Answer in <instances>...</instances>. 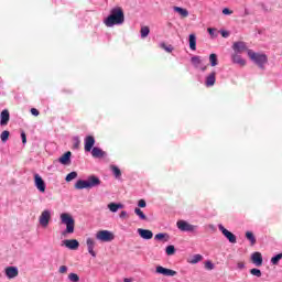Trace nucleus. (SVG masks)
<instances>
[{"label":"nucleus","instance_id":"1","mask_svg":"<svg viewBox=\"0 0 282 282\" xmlns=\"http://www.w3.org/2000/svg\"><path fill=\"white\" fill-rule=\"evenodd\" d=\"M106 28L113 25H122L124 23V11L120 7H115L110 10V14L104 20Z\"/></svg>","mask_w":282,"mask_h":282},{"label":"nucleus","instance_id":"2","mask_svg":"<svg viewBox=\"0 0 282 282\" xmlns=\"http://www.w3.org/2000/svg\"><path fill=\"white\" fill-rule=\"evenodd\" d=\"M102 182L100 178L96 175H90L87 177V180H78L75 184V188L77 191H83L84 188H97V186H100Z\"/></svg>","mask_w":282,"mask_h":282},{"label":"nucleus","instance_id":"3","mask_svg":"<svg viewBox=\"0 0 282 282\" xmlns=\"http://www.w3.org/2000/svg\"><path fill=\"white\" fill-rule=\"evenodd\" d=\"M59 219L64 226H66V229L62 232V235L65 237V235H74V228L76 226V221L74 220V217H72L68 213H63L59 216Z\"/></svg>","mask_w":282,"mask_h":282},{"label":"nucleus","instance_id":"4","mask_svg":"<svg viewBox=\"0 0 282 282\" xmlns=\"http://www.w3.org/2000/svg\"><path fill=\"white\" fill-rule=\"evenodd\" d=\"M249 58L260 67V69H265L268 63V55L263 53H254L252 50H248Z\"/></svg>","mask_w":282,"mask_h":282},{"label":"nucleus","instance_id":"5","mask_svg":"<svg viewBox=\"0 0 282 282\" xmlns=\"http://www.w3.org/2000/svg\"><path fill=\"white\" fill-rule=\"evenodd\" d=\"M97 241H102L104 243H109V241H113L116 237L113 236V232L109 230H99L96 234Z\"/></svg>","mask_w":282,"mask_h":282},{"label":"nucleus","instance_id":"6","mask_svg":"<svg viewBox=\"0 0 282 282\" xmlns=\"http://www.w3.org/2000/svg\"><path fill=\"white\" fill-rule=\"evenodd\" d=\"M52 219V210L50 209H44L39 218V224L42 226V228H47L50 226V221Z\"/></svg>","mask_w":282,"mask_h":282},{"label":"nucleus","instance_id":"7","mask_svg":"<svg viewBox=\"0 0 282 282\" xmlns=\"http://www.w3.org/2000/svg\"><path fill=\"white\" fill-rule=\"evenodd\" d=\"M176 226L178 230H181V232H195V230H197L198 228L196 225H191L186 220H178L176 223Z\"/></svg>","mask_w":282,"mask_h":282},{"label":"nucleus","instance_id":"8","mask_svg":"<svg viewBox=\"0 0 282 282\" xmlns=\"http://www.w3.org/2000/svg\"><path fill=\"white\" fill-rule=\"evenodd\" d=\"M155 273L162 274V276H177V271H175L173 269H166L162 265H158L155 268Z\"/></svg>","mask_w":282,"mask_h":282},{"label":"nucleus","instance_id":"9","mask_svg":"<svg viewBox=\"0 0 282 282\" xmlns=\"http://www.w3.org/2000/svg\"><path fill=\"white\" fill-rule=\"evenodd\" d=\"M218 230H220V232H223L224 237H226V239H228L229 243H237V236H235V234L228 231V229H226L224 227V225H218Z\"/></svg>","mask_w":282,"mask_h":282},{"label":"nucleus","instance_id":"10","mask_svg":"<svg viewBox=\"0 0 282 282\" xmlns=\"http://www.w3.org/2000/svg\"><path fill=\"white\" fill-rule=\"evenodd\" d=\"M34 186L35 188H37L40 193H45V188H46L45 181L39 174H34Z\"/></svg>","mask_w":282,"mask_h":282},{"label":"nucleus","instance_id":"11","mask_svg":"<svg viewBox=\"0 0 282 282\" xmlns=\"http://www.w3.org/2000/svg\"><path fill=\"white\" fill-rule=\"evenodd\" d=\"M84 144H85L84 147L85 151L89 153L90 151H93L94 144H96V139L91 135H88L85 138Z\"/></svg>","mask_w":282,"mask_h":282},{"label":"nucleus","instance_id":"12","mask_svg":"<svg viewBox=\"0 0 282 282\" xmlns=\"http://www.w3.org/2000/svg\"><path fill=\"white\" fill-rule=\"evenodd\" d=\"M63 246L68 248V250H78L80 242H78L76 239H66L63 241Z\"/></svg>","mask_w":282,"mask_h":282},{"label":"nucleus","instance_id":"13","mask_svg":"<svg viewBox=\"0 0 282 282\" xmlns=\"http://www.w3.org/2000/svg\"><path fill=\"white\" fill-rule=\"evenodd\" d=\"M251 261L257 265V268H261V265H263V256L261 252L256 251L251 254Z\"/></svg>","mask_w":282,"mask_h":282},{"label":"nucleus","instance_id":"14","mask_svg":"<svg viewBox=\"0 0 282 282\" xmlns=\"http://www.w3.org/2000/svg\"><path fill=\"white\" fill-rule=\"evenodd\" d=\"M137 232H138L139 237H141V239H145L147 241L153 239V231H151L149 229L139 228V229H137Z\"/></svg>","mask_w":282,"mask_h":282},{"label":"nucleus","instance_id":"15","mask_svg":"<svg viewBox=\"0 0 282 282\" xmlns=\"http://www.w3.org/2000/svg\"><path fill=\"white\" fill-rule=\"evenodd\" d=\"M4 272L8 279H17L19 276V268L17 267H7Z\"/></svg>","mask_w":282,"mask_h":282},{"label":"nucleus","instance_id":"16","mask_svg":"<svg viewBox=\"0 0 282 282\" xmlns=\"http://www.w3.org/2000/svg\"><path fill=\"white\" fill-rule=\"evenodd\" d=\"M216 76H217V73L212 72V73L206 77V79H205V85H206V87H213V86L215 85V83H216V80H217Z\"/></svg>","mask_w":282,"mask_h":282},{"label":"nucleus","instance_id":"17","mask_svg":"<svg viewBox=\"0 0 282 282\" xmlns=\"http://www.w3.org/2000/svg\"><path fill=\"white\" fill-rule=\"evenodd\" d=\"M10 122V112L8 110H2L0 113V124L1 127H6Z\"/></svg>","mask_w":282,"mask_h":282},{"label":"nucleus","instance_id":"18","mask_svg":"<svg viewBox=\"0 0 282 282\" xmlns=\"http://www.w3.org/2000/svg\"><path fill=\"white\" fill-rule=\"evenodd\" d=\"M86 246L88 248V252L91 257H96V251H94V248H96V241L91 238H87Z\"/></svg>","mask_w":282,"mask_h":282},{"label":"nucleus","instance_id":"19","mask_svg":"<svg viewBox=\"0 0 282 282\" xmlns=\"http://www.w3.org/2000/svg\"><path fill=\"white\" fill-rule=\"evenodd\" d=\"M173 11L181 17V19H187L188 11L182 7H173Z\"/></svg>","mask_w":282,"mask_h":282},{"label":"nucleus","instance_id":"20","mask_svg":"<svg viewBox=\"0 0 282 282\" xmlns=\"http://www.w3.org/2000/svg\"><path fill=\"white\" fill-rule=\"evenodd\" d=\"M93 158H105L107 155V152L102 151V149L95 147L91 150Z\"/></svg>","mask_w":282,"mask_h":282},{"label":"nucleus","instance_id":"21","mask_svg":"<svg viewBox=\"0 0 282 282\" xmlns=\"http://www.w3.org/2000/svg\"><path fill=\"white\" fill-rule=\"evenodd\" d=\"M231 61L236 65H240V67H245V65H246V59L241 58V55H239V54L232 55Z\"/></svg>","mask_w":282,"mask_h":282},{"label":"nucleus","instance_id":"22","mask_svg":"<svg viewBox=\"0 0 282 282\" xmlns=\"http://www.w3.org/2000/svg\"><path fill=\"white\" fill-rule=\"evenodd\" d=\"M122 208H124V205H122L120 203L108 204V209L110 210V213H116L117 210H120Z\"/></svg>","mask_w":282,"mask_h":282},{"label":"nucleus","instance_id":"23","mask_svg":"<svg viewBox=\"0 0 282 282\" xmlns=\"http://www.w3.org/2000/svg\"><path fill=\"white\" fill-rule=\"evenodd\" d=\"M189 50L195 52L197 50V37L195 34H189Z\"/></svg>","mask_w":282,"mask_h":282},{"label":"nucleus","instance_id":"24","mask_svg":"<svg viewBox=\"0 0 282 282\" xmlns=\"http://www.w3.org/2000/svg\"><path fill=\"white\" fill-rule=\"evenodd\" d=\"M234 50L241 54V52H245L246 50V42H236L234 43Z\"/></svg>","mask_w":282,"mask_h":282},{"label":"nucleus","instance_id":"25","mask_svg":"<svg viewBox=\"0 0 282 282\" xmlns=\"http://www.w3.org/2000/svg\"><path fill=\"white\" fill-rule=\"evenodd\" d=\"M209 65L212 67H217V65H219V58H217V54L215 53H212L209 55Z\"/></svg>","mask_w":282,"mask_h":282},{"label":"nucleus","instance_id":"26","mask_svg":"<svg viewBox=\"0 0 282 282\" xmlns=\"http://www.w3.org/2000/svg\"><path fill=\"white\" fill-rule=\"evenodd\" d=\"M72 158V152H66L59 158V163L61 164H69V160Z\"/></svg>","mask_w":282,"mask_h":282},{"label":"nucleus","instance_id":"27","mask_svg":"<svg viewBox=\"0 0 282 282\" xmlns=\"http://www.w3.org/2000/svg\"><path fill=\"white\" fill-rule=\"evenodd\" d=\"M202 259H204V257L202 254H194L192 257V259L188 260V263H191L192 265H195V263H199V261H202Z\"/></svg>","mask_w":282,"mask_h":282},{"label":"nucleus","instance_id":"28","mask_svg":"<svg viewBox=\"0 0 282 282\" xmlns=\"http://www.w3.org/2000/svg\"><path fill=\"white\" fill-rule=\"evenodd\" d=\"M246 238L248 239V241H250L251 246H254V243H257V238H254V234H252V231H247Z\"/></svg>","mask_w":282,"mask_h":282},{"label":"nucleus","instance_id":"29","mask_svg":"<svg viewBox=\"0 0 282 282\" xmlns=\"http://www.w3.org/2000/svg\"><path fill=\"white\" fill-rule=\"evenodd\" d=\"M140 34H141V39H147V36L151 34V29H149V26H142Z\"/></svg>","mask_w":282,"mask_h":282},{"label":"nucleus","instance_id":"30","mask_svg":"<svg viewBox=\"0 0 282 282\" xmlns=\"http://www.w3.org/2000/svg\"><path fill=\"white\" fill-rule=\"evenodd\" d=\"M191 61H192V65H194V67L196 68H199V66L202 65V57L199 56H193Z\"/></svg>","mask_w":282,"mask_h":282},{"label":"nucleus","instance_id":"31","mask_svg":"<svg viewBox=\"0 0 282 282\" xmlns=\"http://www.w3.org/2000/svg\"><path fill=\"white\" fill-rule=\"evenodd\" d=\"M111 171L117 180L122 176V172L119 170L118 166L111 165Z\"/></svg>","mask_w":282,"mask_h":282},{"label":"nucleus","instance_id":"32","mask_svg":"<svg viewBox=\"0 0 282 282\" xmlns=\"http://www.w3.org/2000/svg\"><path fill=\"white\" fill-rule=\"evenodd\" d=\"M134 213L139 216V219H141L142 221H147V215H144V212H142V209L135 207Z\"/></svg>","mask_w":282,"mask_h":282},{"label":"nucleus","instance_id":"33","mask_svg":"<svg viewBox=\"0 0 282 282\" xmlns=\"http://www.w3.org/2000/svg\"><path fill=\"white\" fill-rule=\"evenodd\" d=\"M155 241H162V239H165V241H169V234H156L154 236Z\"/></svg>","mask_w":282,"mask_h":282},{"label":"nucleus","instance_id":"34","mask_svg":"<svg viewBox=\"0 0 282 282\" xmlns=\"http://www.w3.org/2000/svg\"><path fill=\"white\" fill-rule=\"evenodd\" d=\"M165 253L167 254V257H173V254H175V246L170 245L165 248Z\"/></svg>","mask_w":282,"mask_h":282},{"label":"nucleus","instance_id":"35","mask_svg":"<svg viewBox=\"0 0 282 282\" xmlns=\"http://www.w3.org/2000/svg\"><path fill=\"white\" fill-rule=\"evenodd\" d=\"M282 259V253H278L276 256L271 258L272 265H279V261Z\"/></svg>","mask_w":282,"mask_h":282},{"label":"nucleus","instance_id":"36","mask_svg":"<svg viewBox=\"0 0 282 282\" xmlns=\"http://www.w3.org/2000/svg\"><path fill=\"white\" fill-rule=\"evenodd\" d=\"M8 138H10V131H2V133L0 134L1 142H8Z\"/></svg>","mask_w":282,"mask_h":282},{"label":"nucleus","instance_id":"37","mask_svg":"<svg viewBox=\"0 0 282 282\" xmlns=\"http://www.w3.org/2000/svg\"><path fill=\"white\" fill-rule=\"evenodd\" d=\"M76 177H78V173L77 172H70L69 174L66 175V182H72L73 180H76Z\"/></svg>","mask_w":282,"mask_h":282},{"label":"nucleus","instance_id":"38","mask_svg":"<svg viewBox=\"0 0 282 282\" xmlns=\"http://www.w3.org/2000/svg\"><path fill=\"white\" fill-rule=\"evenodd\" d=\"M250 274H252V276H257L258 279H261V275H262L261 271L257 268L251 269Z\"/></svg>","mask_w":282,"mask_h":282},{"label":"nucleus","instance_id":"39","mask_svg":"<svg viewBox=\"0 0 282 282\" xmlns=\"http://www.w3.org/2000/svg\"><path fill=\"white\" fill-rule=\"evenodd\" d=\"M68 279H69V281H72V282H78V281H80V278H79L78 274H76V273H70V274L68 275Z\"/></svg>","mask_w":282,"mask_h":282},{"label":"nucleus","instance_id":"40","mask_svg":"<svg viewBox=\"0 0 282 282\" xmlns=\"http://www.w3.org/2000/svg\"><path fill=\"white\" fill-rule=\"evenodd\" d=\"M160 46H161L162 50H164L165 52H169V53L173 52V46H172V45H165L164 43H162Z\"/></svg>","mask_w":282,"mask_h":282},{"label":"nucleus","instance_id":"41","mask_svg":"<svg viewBox=\"0 0 282 282\" xmlns=\"http://www.w3.org/2000/svg\"><path fill=\"white\" fill-rule=\"evenodd\" d=\"M205 269L206 270H215V264L210 261L205 262Z\"/></svg>","mask_w":282,"mask_h":282},{"label":"nucleus","instance_id":"42","mask_svg":"<svg viewBox=\"0 0 282 282\" xmlns=\"http://www.w3.org/2000/svg\"><path fill=\"white\" fill-rule=\"evenodd\" d=\"M138 206H139V208H147V200L140 199V200L138 202Z\"/></svg>","mask_w":282,"mask_h":282},{"label":"nucleus","instance_id":"43","mask_svg":"<svg viewBox=\"0 0 282 282\" xmlns=\"http://www.w3.org/2000/svg\"><path fill=\"white\" fill-rule=\"evenodd\" d=\"M58 272H59V274H65L67 272V265L59 267Z\"/></svg>","mask_w":282,"mask_h":282},{"label":"nucleus","instance_id":"44","mask_svg":"<svg viewBox=\"0 0 282 282\" xmlns=\"http://www.w3.org/2000/svg\"><path fill=\"white\" fill-rule=\"evenodd\" d=\"M223 14L230 15V14H232V10L225 8V9H223Z\"/></svg>","mask_w":282,"mask_h":282},{"label":"nucleus","instance_id":"45","mask_svg":"<svg viewBox=\"0 0 282 282\" xmlns=\"http://www.w3.org/2000/svg\"><path fill=\"white\" fill-rule=\"evenodd\" d=\"M220 34L224 39H228L230 36V33H228V31H220Z\"/></svg>","mask_w":282,"mask_h":282},{"label":"nucleus","instance_id":"46","mask_svg":"<svg viewBox=\"0 0 282 282\" xmlns=\"http://www.w3.org/2000/svg\"><path fill=\"white\" fill-rule=\"evenodd\" d=\"M21 138H22V143L28 144V137H25V132L21 133Z\"/></svg>","mask_w":282,"mask_h":282},{"label":"nucleus","instance_id":"47","mask_svg":"<svg viewBox=\"0 0 282 282\" xmlns=\"http://www.w3.org/2000/svg\"><path fill=\"white\" fill-rule=\"evenodd\" d=\"M237 268H238V270H243V269L246 268V263H243V262H238V263H237Z\"/></svg>","mask_w":282,"mask_h":282},{"label":"nucleus","instance_id":"48","mask_svg":"<svg viewBox=\"0 0 282 282\" xmlns=\"http://www.w3.org/2000/svg\"><path fill=\"white\" fill-rule=\"evenodd\" d=\"M74 147H75V149H78V147H80V140L78 139V137L75 138Z\"/></svg>","mask_w":282,"mask_h":282},{"label":"nucleus","instance_id":"49","mask_svg":"<svg viewBox=\"0 0 282 282\" xmlns=\"http://www.w3.org/2000/svg\"><path fill=\"white\" fill-rule=\"evenodd\" d=\"M31 113H32V116H39L40 112L36 108H32Z\"/></svg>","mask_w":282,"mask_h":282},{"label":"nucleus","instance_id":"50","mask_svg":"<svg viewBox=\"0 0 282 282\" xmlns=\"http://www.w3.org/2000/svg\"><path fill=\"white\" fill-rule=\"evenodd\" d=\"M207 32L210 34V36H215V29L209 28L207 29Z\"/></svg>","mask_w":282,"mask_h":282},{"label":"nucleus","instance_id":"51","mask_svg":"<svg viewBox=\"0 0 282 282\" xmlns=\"http://www.w3.org/2000/svg\"><path fill=\"white\" fill-rule=\"evenodd\" d=\"M124 217H127V212L122 210V212L120 213V218H121V219H124Z\"/></svg>","mask_w":282,"mask_h":282},{"label":"nucleus","instance_id":"52","mask_svg":"<svg viewBox=\"0 0 282 282\" xmlns=\"http://www.w3.org/2000/svg\"><path fill=\"white\" fill-rule=\"evenodd\" d=\"M198 69H200L202 72H206L207 66H202V64L199 65Z\"/></svg>","mask_w":282,"mask_h":282},{"label":"nucleus","instance_id":"53","mask_svg":"<svg viewBox=\"0 0 282 282\" xmlns=\"http://www.w3.org/2000/svg\"><path fill=\"white\" fill-rule=\"evenodd\" d=\"M123 282H133V279H131V278H124V279H123Z\"/></svg>","mask_w":282,"mask_h":282}]
</instances>
